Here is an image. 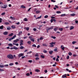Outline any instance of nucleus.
Instances as JSON below:
<instances>
[{
  "label": "nucleus",
  "mask_w": 78,
  "mask_h": 78,
  "mask_svg": "<svg viewBox=\"0 0 78 78\" xmlns=\"http://www.w3.org/2000/svg\"><path fill=\"white\" fill-rule=\"evenodd\" d=\"M7 57L9 59H14V56L12 54H9L7 55Z\"/></svg>",
  "instance_id": "obj_1"
},
{
  "label": "nucleus",
  "mask_w": 78,
  "mask_h": 78,
  "mask_svg": "<svg viewBox=\"0 0 78 78\" xmlns=\"http://www.w3.org/2000/svg\"><path fill=\"white\" fill-rule=\"evenodd\" d=\"M53 29V26H51V27H47L46 29L47 33H48V31H49L50 30H52Z\"/></svg>",
  "instance_id": "obj_2"
},
{
  "label": "nucleus",
  "mask_w": 78,
  "mask_h": 78,
  "mask_svg": "<svg viewBox=\"0 0 78 78\" xmlns=\"http://www.w3.org/2000/svg\"><path fill=\"white\" fill-rule=\"evenodd\" d=\"M8 7V5H1V8H3L4 9H6V8Z\"/></svg>",
  "instance_id": "obj_3"
},
{
  "label": "nucleus",
  "mask_w": 78,
  "mask_h": 78,
  "mask_svg": "<svg viewBox=\"0 0 78 78\" xmlns=\"http://www.w3.org/2000/svg\"><path fill=\"white\" fill-rule=\"evenodd\" d=\"M56 44V43L55 42H52L51 43H50V44H51V45H50L49 46L50 47H54V45L53 44Z\"/></svg>",
  "instance_id": "obj_4"
},
{
  "label": "nucleus",
  "mask_w": 78,
  "mask_h": 78,
  "mask_svg": "<svg viewBox=\"0 0 78 78\" xmlns=\"http://www.w3.org/2000/svg\"><path fill=\"white\" fill-rule=\"evenodd\" d=\"M24 56V54L23 53H20L19 54L18 57L20 58L21 56Z\"/></svg>",
  "instance_id": "obj_5"
},
{
  "label": "nucleus",
  "mask_w": 78,
  "mask_h": 78,
  "mask_svg": "<svg viewBox=\"0 0 78 78\" xmlns=\"http://www.w3.org/2000/svg\"><path fill=\"white\" fill-rule=\"evenodd\" d=\"M61 48L62 50L63 51L64 50V49H65V47H63V45H62L61 46Z\"/></svg>",
  "instance_id": "obj_6"
},
{
  "label": "nucleus",
  "mask_w": 78,
  "mask_h": 78,
  "mask_svg": "<svg viewBox=\"0 0 78 78\" xmlns=\"http://www.w3.org/2000/svg\"><path fill=\"white\" fill-rule=\"evenodd\" d=\"M22 34V31H20L19 32V34H18V36H20Z\"/></svg>",
  "instance_id": "obj_7"
},
{
  "label": "nucleus",
  "mask_w": 78,
  "mask_h": 78,
  "mask_svg": "<svg viewBox=\"0 0 78 78\" xmlns=\"http://www.w3.org/2000/svg\"><path fill=\"white\" fill-rule=\"evenodd\" d=\"M8 34V32L6 31H5L3 33V34H4V35H7Z\"/></svg>",
  "instance_id": "obj_8"
},
{
  "label": "nucleus",
  "mask_w": 78,
  "mask_h": 78,
  "mask_svg": "<svg viewBox=\"0 0 78 78\" xmlns=\"http://www.w3.org/2000/svg\"><path fill=\"white\" fill-rule=\"evenodd\" d=\"M74 29V27L73 26H71L70 27V30H73Z\"/></svg>",
  "instance_id": "obj_9"
},
{
  "label": "nucleus",
  "mask_w": 78,
  "mask_h": 78,
  "mask_svg": "<svg viewBox=\"0 0 78 78\" xmlns=\"http://www.w3.org/2000/svg\"><path fill=\"white\" fill-rule=\"evenodd\" d=\"M53 51H49V53L50 55H52L53 53Z\"/></svg>",
  "instance_id": "obj_10"
},
{
  "label": "nucleus",
  "mask_w": 78,
  "mask_h": 78,
  "mask_svg": "<svg viewBox=\"0 0 78 78\" xmlns=\"http://www.w3.org/2000/svg\"><path fill=\"white\" fill-rule=\"evenodd\" d=\"M10 19H12L13 20H16V19H15L14 17H12L11 16L10 17Z\"/></svg>",
  "instance_id": "obj_11"
},
{
  "label": "nucleus",
  "mask_w": 78,
  "mask_h": 78,
  "mask_svg": "<svg viewBox=\"0 0 78 78\" xmlns=\"http://www.w3.org/2000/svg\"><path fill=\"white\" fill-rule=\"evenodd\" d=\"M11 27L13 29H15V28H16V26L14 25H12Z\"/></svg>",
  "instance_id": "obj_12"
},
{
  "label": "nucleus",
  "mask_w": 78,
  "mask_h": 78,
  "mask_svg": "<svg viewBox=\"0 0 78 78\" xmlns=\"http://www.w3.org/2000/svg\"><path fill=\"white\" fill-rule=\"evenodd\" d=\"M7 30H11V27H7Z\"/></svg>",
  "instance_id": "obj_13"
},
{
  "label": "nucleus",
  "mask_w": 78,
  "mask_h": 78,
  "mask_svg": "<svg viewBox=\"0 0 78 78\" xmlns=\"http://www.w3.org/2000/svg\"><path fill=\"white\" fill-rule=\"evenodd\" d=\"M8 46H9V47H12V44L11 43L9 44H8Z\"/></svg>",
  "instance_id": "obj_14"
},
{
  "label": "nucleus",
  "mask_w": 78,
  "mask_h": 78,
  "mask_svg": "<svg viewBox=\"0 0 78 78\" xmlns=\"http://www.w3.org/2000/svg\"><path fill=\"white\" fill-rule=\"evenodd\" d=\"M35 72H40V70H39V69H36L35 70Z\"/></svg>",
  "instance_id": "obj_15"
},
{
  "label": "nucleus",
  "mask_w": 78,
  "mask_h": 78,
  "mask_svg": "<svg viewBox=\"0 0 78 78\" xmlns=\"http://www.w3.org/2000/svg\"><path fill=\"white\" fill-rule=\"evenodd\" d=\"M66 16V14H62L61 15V17H64V16Z\"/></svg>",
  "instance_id": "obj_16"
},
{
  "label": "nucleus",
  "mask_w": 78,
  "mask_h": 78,
  "mask_svg": "<svg viewBox=\"0 0 78 78\" xmlns=\"http://www.w3.org/2000/svg\"><path fill=\"white\" fill-rule=\"evenodd\" d=\"M62 78H66V74H65L64 75H62Z\"/></svg>",
  "instance_id": "obj_17"
},
{
  "label": "nucleus",
  "mask_w": 78,
  "mask_h": 78,
  "mask_svg": "<svg viewBox=\"0 0 78 78\" xmlns=\"http://www.w3.org/2000/svg\"><path fill=\"white\" fill-rule=\"evenodd\" d=\"M21 8H23V9H24V8H25L26 7L25 6H23V5H22L21 6Z\"/></svg>",
  "instance_id": "obj_18"
},
{
  "label": "nucleus",
  "mask_w": 78,
  "mask_h": 78,
  "mask_svg": "<svg viewBox=\"0 0 78 78\" xmlns=\"http://www.w3.org/2000/svg\"><path fill=\"white\" fill-rule=\"evenodd\" d=\"M14 49L15 50H18V48L16 46L13 47V49Z\"/></svg>",
  "instance_id": "obj_19"
},
{
  "label": "nucleus",
  "mask_w": 78,
  "mask_h": 78,
  "mask_svg": "<svg viewBox=\"0 0 78 78\" xmlns=\"http://www.w3.org/2000/svg\"><path fill=\"white\" fill-rule=\"evenodd\" d=\"M15 37H16V35H15L12 38V39H14L15 38Z\"/></svg>",
  "instance_id": "obj_20"
},
{
  "label": "nucleus",
  "mask_w": 78,
  "mask_h": 78,
  "mask_svg": "<svg viewBox=\"0 0 78 78\" xmlns=\"http://www.w3.org/2000/svg\"><path fill=\"white\" fill-rule=\"evenodd\" d=\"M0 29L1 30H2V29H3V25L0 26Z\"/></svg>",
  "instance_id": "obj_21"
},
{
  "label": "nucleus",
  "mask_w": 78,
  "mask_h": 78,
  "mask_svg": "<svg viewBox=\"0 0 78 78\" xmlns=\"http://www.w3.org/2000/svg\"><path fill=\"white\" fill-rule=\"evenodd\" d=\"M60 31H62V30H63V28H59L58 29Z\"/></svg>",
  "instance_id": "obj_22"
},
{
  "label": "nucleus",
  "mask_w": 78,
  "mask_h": 78,
  "mask_svg": "<svg viewBox=\"0 0 78 78\" xmlns=\"http://www.w3.org/2000/svg\"><path fill=\"white\" fill-rule=\"evenodd\" d=\"M4 24H5V25H9V23L8 22H5L4 23Z\"/></svg>",
  "instance_id": "obj_23"
},
{
  "label": "nucleus",
  "mask_w": 78,
  "mask_h": 78,
  "mask_svg": "<svg viewBox=\"0 0 78 78\" xmlns=\"http://www.w3.org/2000/svg\"><path fill=\"white\" fill-rule=\"evenodd\" d=\"M56 13L57 14H61V12L60 11H57L56 12Z\"/></svg>",
  "instance_id": "obj_24"
},
{
  "label": "nucleus",
  "mask_w": 78,
  "mask_h": 78,
  "mask_svg": "<svg viewBox=\"0 0 78 78\" xmlns=\"http://www.w3.org/2000/svg\"><path fill=\"white\" fill-rule=\"evenodd\" d=\"M68 54L69 56H72V52H69Z\"/></svg>",
  "instance_id": "obj_25"
},
{
  "label": "nucleus",
  "mask_w": 78,
  "mask_h": 78,
  "mask_svg": "<svg viewBox=\"0 0 78 78\" xmlns=\"http://www.w3.org/2000/svg\"><path fill=\"white\" fill-rule=\"evenodd\" d=\"M41 12L39 10H38L37 11H36V12L37 13V14H38V13H40Z\"/></svg>",
  "instance_id": "obj_26"
},
{
  "label": "nucleus",
  "mask_w": 78,
  "mask_h": 78,
  "mask_svg": "<svg viewBox=\"0 0 78 78\" xmlns=\"http://www.w3.org/2000/svg\"><path fill=\"white\" fill-rule=\"evenodd\" d=\"M70 16H75V14L72 13V14H70Z\"/></svg>",
  "instance_id": "obj_27"
},
{
  "label": "nucleus",
  "mask_w": 78,
  "mask_h": 78,
  "mask_svg": "<svg viewBox=\"0 0 78 78\" xmlns=\"http://www.w3.org/2000/svg\"><path fill=\"white\" fill-rule=\"evenodd\" d=\"M24 20L25 22H27V21H28V19L26 18H25L24 19Z\"/></svg>",
  "instance_id": "obj_28"
},
{
  "label": "nucleus",
  "mask_w": 78,
  "mask_h": 78,
  "mask_svg": "<svg viewBox=\"0 0 78 78\" xmlns=\"http://www.w3.org/2000/svg\"><path fill=\"white\" fill-rule=\"evenodd\" d=\"M41 58H45V56H44V55H41Z\"/></svg>",
  "instance_id": "obj_29"
},
{
  "label": "nucleus",
  "mask_w": 78,
  "mask_h": 78,
  "mask_svg": "<svg viewBox=\"0 0 78 78\" xmlns=\"http://www.w3.org/2000/svg\"><path fill=\"white\" fill-rule=\"evenodd\" d=\"M27 44H31V42L30 41H29L27 42Z\"/></svg>",
  "instance_id": "obj_30"
},
{
  "label": "nucleus",
  "mask_w": 78,
  "mask_h": 78,
  "mask_svg": "<svg viewBox=\"0 0 78 78\" xmlns=\"http://www.w3.org/2000/svg\"><path fill=\"white\" fill-rule=\"evenodd\" d=\"M42 45L43 46V47H44V46H45L46 47H47V45L45 44H43Z\"/></svg>",
  "instance_id": "obj_31"
},
{
  "label": "nucleus",
  "mask_w": 78,
  "mask_h": 78,
  "mask_svg": "<svg viewBox=\"0 0 78 78\" xmlns=\"http://www.w3.org/2000/svg\"><path fill=\"white\" fill-rule=\"evenodd\" d=\"M14 65V63H10L9 64V66H13Z\"/></svg>",
  "instance_id": "obj_32"
},
{
  "label": "nucleus",
  "mask_w": 78,
  "mask_h": 78,
  "mask_svg": "<svg viewBox=\"0 0 78 78\" xmlns=\"http://www.w3.org/2000/svg\"><path fill=\"white\" fill-rule=\"evenodd\" d=\"M35 57H39V54H37V53H36L35 55Z\"/></svg>",
  "instance_id": "obj_33"
},
{
  "label": "nucleus",
  "mask_w": 78,
  "mask_h": 78,
  "mask_svg": "<svg viewBox=\"0 0 78 78\" xmlns=\"http://www.w3.org/2000/svg\"><path fill=\"white\" fill-rule=\"evenodd\" d=\"M5 12H4L1 14V16H5Z\"/></svg>",
  "instance_id": "obj_34"
},
{
  "label": "nucleus",
  "mask_w": 78,
  "mask_h": 78,
  "mask_svg": "<svg viewBox=\"0 0 78 78\" xmlns=\"http://www.w3.org/2000/svg\"><path fill=\"white\" fill-rule=\"evenodd\" d=\"M20 48L21 49H23V48H24V47H23V46H21L20 47Z\"/></svg>",
  "instance_id": "obj_35"
},
{
  "label": "nucleus",
  "mask_w": 78,
  "mask_h": 78,
  "mask_svg": "<svg viewBox=\"0 0 78 78\" xmlns=\"http://www.w3.org/2000/svg\"><path fill=\"white\" fill-rule=\"evenodd\" d=\"M13 34H14L13 33H11L10 34H9V36H12Z\"/></svg>",
  "instance_id": "obj_36"
},
{
  "label": "nucleus",
  "mask_w": 78,
  "mask_h": 78,
  "mask_svg": "<svg viewBox=\"0 0 78 78\" xmlns=\"http://www.w3.org/2000/svg\"><path fill=\"white\" fill-rule=\"evenodd\" d=\"M76 41H73L72 42V44H76Z\"/></svg>",
  "instance_id": "obj_37"
},
{
  "label": "nucleus",
  "mask_w": 78,
  "mask_h": 78,
  "mask_svg": "<svg viewBox=\"0 0 78 78\" xmlns=\"http://www.w3.org/2000/svg\"><path fill=\"white\" fill-rule=\"evenodd\" d=\"M51 37V38H53V39H56V37L53 36H52Z\"/></svg>",
  "instance_id": "obj_38"
},
{
  "label": "nucleus",
  "mask_w": 78,
  "mask_h": 78,
  "mask_svg": "<svg viewBox=\"0 0 78 78\" xmlns=\"http://www.w3.org/2000/svg\"><path fill=\"white\" fill-rule=\"evenodd\" d=\"M30 41L33 42H34V39L33 38L31 39H30Z\"/></svg>",
  "instance_id": "obj_39"
},
{
  "label": "nucleus",
  "mask_w": 78,
  "mask_h": 78,
  "mask_svg": "<svg viewBox=\"0 0 78 78\" xmlns=\"http://www.w3.org/2000/svg\"><path fill=\"white\" fill-rule=\"evenodd\" d=\"M42 17V16H41L40 17H37L36 19H41Z\"/></svg>",
  "instance_id": "obj_40"
},
{
  "label": "nucleus",
  "mask_w": 78,
  "mask_h": 78,
  "mask_svg": "<svg viewBox=\"0 0 78 78\" xmlns=\"http://www.w3.org/2000/svg\"><path fill=\"white\" fill-rule=\"evenodd\" d=\"M32 47H36V45L35 44H33L32 45Z\"/></svg>",
  "instance_id": "obj_41"
},
{
  "label": "nucleus",
  "mask_w": 78,
  "mask_h": 78,
  "mask_svg": "<svg viewBox=\"0 0 78 78\" xmlns=\"http://www.w3.org/2000/svg\"><path fill=\"white\" fill-rule=\"evenodd\" d=\"M48 15H46L44 16V17L45 19H47V18H48Z\"/></svg>",
  "instance_id": "obj_42"
},
{
  "label": "nucleus",
  "mask_w": 78,
  "mask_h": 78,
  "mask_svg": "<svg viewBox=\"0 0 78 78\" xmlns=\"http://www.w3.org/2000/svg\"><path fill=\"white\" fill-rule=\"evenodd\" d=\"M28 62H30V63H31V62H33V61L32 60H28Z\"/></svg>",
  "instance_id": "obj_43"
},
{
  "label": "nucleus",
  "mask_w": 78,
  "mask_h": 78,
  "mask_svg": "<svg viewBox=\"0 0 78 78\" xmlns=\"http://www.w3.org/2000/svg\"><path fill=\"white\" fill-rule=\"evenodd\" d=\"M36 60H39V57H36L35 58Z\"/></svg>",
  "instance_id": "obj_44"
},
{
  "label": "nucleus",
  "mask_w": 78,
  "mask_h": 78,
  "mask_svg": "<svg viewBox=\"0 0 78 78\" xmlns=\"http://www.w3.org/2000/svg\"><path fill=\"white\" fill-rule=\"evenodd\" d=\"M23 40H20V43H23Z\"/></svg>",
  "instance_id": "obj_45"
},
{
  "label": "nucleus",
  "mask_w": 78,
  "mask_h": 78,
  "mask_svg": "<svg viewBox=\"0 0 78 78\" xmlns=\"http://www.w3.org/2000/svg\"><path fill=\"white\" fill-rule=\"evenodd\" d=\"M43 52L44 53H46L47 52V51H46L45 50H43Z\"/></svg>",
  "instance_id": "obj_46"
},
{
  "label": "nucleus",
  "mask_w": 78,
  "mask_h": 78,
  "mask_svg": "<svg viewBox=\"0 0 78 78\" xmlns=\"http://www.w3.org/2000/svg\"><path fill=\"white\" fill-rule=\"evenodd\" d=\"M57 50H58V49L57 48L54 49V51H57Z\"/></svg>",
  "instance_id": "obj_47"
},
{
  "label": "nucleus",
  "mask_w": 78,
  "mask_h": 78,
  "mask_svg": "<svg viewBox=\"0 0 78 78\" xmlns=\"http://www.w3.org/2000/svg\"><path fill=\"white\" fill-rule=\"evenodd\" d=\"M2 19L0 18V23H2Z\"/></svg>",
  "instance_id": "obj_48"
},
{
  "label": "nucleus",
  "mask_w": 78,
  "mask_h": 78,
  "mask_svg": "<svg viewBox=\"0 0 78 78\" xmlns=\"http://www.w3.org/2000/svg\"><path fill=\"white\" fill-rule=\"evenodd\" d=\"M4 66L2 65H0V67H1V68H3Z\"/></svg>",
  "instance_id": "obj_49"
},
{
  "label": "nucleus",
  "mask_w": 78,
  "mask_h": 78,
  "mask_svg": "<svg viewBox=\"0 0 78 78\" xmlns=\"http://www.w3.org/2000/svg\"><path fill=\"white\" fill-rule=\"evenodd\" d=\"M26 75L27 76H30V73H27L26 74Z\"/></svg>",
  "instance_id": "obj_50"
},
{
  "label": "nucleus",
  "mask_w": 78,
  "mask_h": 78,
  "mask_svg": "<svg viewBox=\"0 0 78 78\" xmlns=\"http://www.w3.org/2000/svg\"><path fill=\"white\" fill-rule=\"evenodd\" d=\"M13 42H14V43H17V41L16 40H15L13 41Z\"/></svg>",
  "instance_id": "obj_51"
},
{
  "label": "nucleus",
  "mask_w": 78,
  "mask_h": 78,
  "mask_svg": "<svg viewBox=\"0 0 78 78\" xmlns=\"http://www.w3.org/2000/svg\"><path fill=\"white\" fill-rule=\"evenodd\" d=\"M12 38H10L9 39L8 41H11V40H12Z\"/></svg>",
  "instance_id": "obj_52"
},
{
  "label": "nucleus",
  "mask_w": 78,
  "mask_h": 78,
  "mask_svg": "<svg viewBox=\"0 0 78 78\" xmlns=\"http://www.w3.org/2000/svg\"><path fill=\"white\" fill-rule=\"evenodd\" d=\"M53 22V19H52L51 20V23H52Z\"/></svg>",
  "instance_id": "obj_53"
},
{
  "label": "nucleus",
  "mask_w": 78,
  "mask_h": 78,
  "mask_svg": "<svg viewBox=\"0 0 78 78\" xmlns=\"http://www.w3.org/2000/svg\"><path fill=\"white\" fill-rule=\"evenodd\" d=\"M31 8H30L27 11L28 12H29V11H30V10H31Z\"/></svg>",
  "instance_id": "obj_54"
},
{
  "label": "nucleus",
  "mask_w": 78,
  "mask_h": 78,
  "mask_svg": "<svg viewBox=\"0 0 78 78\" xmlns=\"http://www.w3.org/2000/svg\"><path fill=\"white\" fill-rule=\"evenodd\" d=\"M56 61H58V62L59 61V59H58V58H56Z\"/></svg>",
  "instance_id": "obj_55"
},
{
  "label": "nucleus",
  "mask_w": 78,
  "mask_h": 78,
  "mask_svg": "<svg viewBox=\"0 0 78 78\" xmlns=\"http://www.w3.org/2000/svg\"><path fill=\"white\" fill-rule=\"evenodd\" d=\"M23 43H20V46H22V45H23Z\"/></svg>",
  "instance_id": "obj_56"
},
{
  "label": "nucleus",
  "mask_w": 78,
  "mask_h": 78,
  "mask_svg": "<svg viewBox=\"0 0 78 78\" xmlns=\"http://www.w3.org/2000/svg\"><path fill=\"white\" fill-rule=\"evenodd\" d=\"M37 48H40V45H38V46H37Z\"/></svg>",
  "instance_id": "obj_57"
},
{
  "label": "nucleus",
  "mask_w": 78,
  "mask_h": 78,
  "mask_svg": "<svg viewBox=\"0 0 78 78\" xmlns=\"http://www.w3.org/2000/svg\"><path fill=\"white\" fill-rule=\"evenodd\" d=\"M66 58H67V59H69V56L68 55V56H67V57Z\"/></svg>",
  "instance_id": "obj_58"
},
{
  "label": "nucleus",
  "mask_w": 78,
  "mask_h": 78,
  "mask_svg": "<svg viewBox=\"0 0 78 78\" xmlns=\"http://www.w3.org/2000/svg\"><path fill=\"white\" fill-rule=\"evenodd\" d=\"M43 39V38L42 37H41L39 38V40H42Z\"/></svg>",
  "instance_id": "obj_59"
},
{
  "label": "nucleus",
  "mask_w": 78,
  "mask_h": 78,
  "mask_svg": "<svg viewBox=\"0 0 78 78\" xmlns=\"http://www.w3.org/2000/svg\"><path fill=\"white\" fill-rule=\"evenodd\" d=\"M54 31H57V28H55L54 29Z\"/></svg>",
  "instance_id": "obj_60"
},
{
  "label": "nucleus",
  "mask_w": 78,
  "mask_h": 78,
  "mask_svg": "<svg viewBox=\"0 0 78 78\" xmlns=\"http://www.w3.org/2000/svg\"><path fill=\"white\" fill-rule=\"evenodd\" d=\"M44 72L45 73H47L48 71L47 70H45Z\"/></svg>",
  "instance_id": "obj_61"
},
{
  "label": "nucleus",
  "mask_w": 78,
  "mask_h": 78,
  "mask_svg": "<svg viewBox=\"0 0 78 78\" xmlns=\"http://www.w3.org/2000/svg\"><path fill=\"white\" fill-rule=\"evenodd\" d=\"M16 41L17 42H19V39H16Z\"/></svg>",
  "instance_id": "obj_62"
},
{
  "label": "nucleus",
  "mask_w": 78,
  "mask_h": 78,
  "mask_svg": "<svg viewBox=\"0 0 78 78\" xmlns=\"http://www.w3.org/2000/svg\"><path fill=\"white\" fill-rule=\"evenodd\" d=\"M51 19H55V17L54 16H51Z\"/></svg>",
  "instance_id": "obj_63"
},
{
  "label": "nucleus",
  "mask_w": 78,
  "mask_h": 78,
  "mask_svg": "<svg viewBox=\"0 0 78 78\" xmlns=\"http://www.w3.org/2000/svg\"><path fill=\"white\" fill-rule=\"evenodd\" d=\"M76 23H78V21L77 20H76L75 21Z\"/></svg>",
  "instance_id": "obj_64"
}]
</instances>
